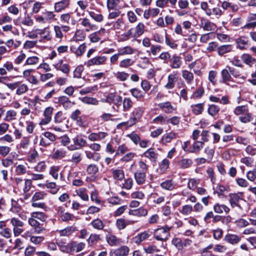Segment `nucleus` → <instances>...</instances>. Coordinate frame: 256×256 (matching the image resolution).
<instances>
[{
  "label": "nucleus",
  "mask_w": 256,
  "mask_h": 256,
  "mask_svg": "<svg viewBox=\"0 0 256 256\" xmlns=\"http://www.w3.org/2000/svg\"><path fill=\"white\" fill-rule=\"evenodd\" d=\"M10 224L13 226V232L16 236H18L23 232L24 230L22 228L24 226V223L19 218H12L10 220Z\"/></svg>",
  "instance_id": "obj_6"
},
{
  "label": "nucleus",
  "mask_w": 256,
  "mask_h": 256,
  "mask_svg": "<svg viewBox=\"0 0 256 256\" xmlns=\"http://www.w3.org/2000/svg\"><path fill=\"white\" fill-rule=\"evenodd\" d=\"M16 188L21 193H27L30 190L32 186V181L30 179L23 180L22 178H15Z\"/></svg>",
  "instance_id": "obj_2"
},
{
  "label": "nucleus",
  "mask_w": 256,
  "mask_h": 256,
  "mask_svg": "<svg viewBox=\"0 0 256 256\" xmlns=\"http://www.w3.org/2000/svg\"><path fill=\"white\" fill-rule=\"evenodd\" d=\"M80 111L79 110H76L72 112L70 116L72 120L77 122V124L78 126L82 125L81 118L80 117Z\"/></svg>",
  "instance_id": "obj_61"
},
{
  "label": "nucleus",
  "mask_w": 256,
  "mask_h": 256,
  "mask_svg": "<svg viewBox=\"0 0 256 256\" xmlns=\"http://www.w3.org/2000/svg\"><path fill=\"white\" fill-rule=\"evenodd\" d=\"M224 240L232 244H235L240 240V237L236 234H228L224 236Z\"/></svg>",
  "instance_id": "obj_27"
},
{
  "label": "nucleus",
  "mask_w": 256,
  "mask_h": 256,
  "mask_svg": "<svg viewBox=\"0 0 256 256\" xmlns=\"http://www.w3.org/2000/svg\"><path fill=\"white\" fill-rule=\"evenodd\" d=\"M182 76L187 84H190L192 83L194 80V76L192 72L186 70H182Z\"/></svg>",
  "instance_id": "obj_30"
},
{
  "label": "nucleus",
  "mask_w": 256,
  "mask_h": 256,
  "mask_svg": "<svg viewBox=\"0 0 256 256\" xmlns=\"http://www.w3.org/2000/svg\"><path fill=\"white\" fill-rule=\"evenodd\" d=\"M214 210L215 212L218 214H222L223 212L228 214L230 211V208L224 204L216 203L214 206Z\"/></svg>",
  "instance_id": "obj_34"
},
{
  "label": "nucleus",
  "mask_w": 256,
  "mask_h": 256,
  "mask_svg": "<svg viewBox=\"0 0 256 256\" xmlns=\"http://www.w3.org/2000/svg\"><path fill=\"white\" fill-rule=\"evenodd\" d=\"M182 64V58L176 54L172 56L170 60V66L173 69L180 68Z\"/></svg>",
  "instance_id": "obj_14"
},
{
  "label": "nucleus",
  "mask_w": 256,
  "mask_h": 256,
  "mask_svg": "<svg viewBox=\"0 0 256 256\" xmlns=\"http://www.w3.org/2000/svg\"><path fill=\"white\" fill-rule=\"evenodd\" d=\"M76 230V227L74 226H69L63 230H60L58 232L60 236H68Z\"/></svg>",
  "instance_id": "obj_48"
},
{
  "label": "nucleus",
  "mask_w": 256,
  "mask_h": 256,
  "mask_svg": "<svg viewBox=\"0 0 256 256\" xmlns=\"http://www.w3.org/2000/svg\"><path fill=\"white\" fill-rule=\"evenodd\" d=\"M232 46L230 44L223 45L218 47V52L219 55L222 56L224 54L232 50Z\"/></svg>",
  "instance_id": "obj_63"
},
{
  "label": "nucleus",
  "mask_w": 256,
  "mask_h": 256,
  "mask_svg": "<svg viewBox=\"0 0 256 256\" xmlns=\"http://www.w3.org/2000/svg\"><path fill=\"white\" fill-rule=\"evenodd\" d=\"M248 38L245 36H241L236 40L237 48L240 50H244L246 48V46L248 44Z\"/></svg>",
  "instance_id": "obj_40"
},
{
  "label": "nucleus",
  "mask_w": 256,
  "mask_h": 256,
  "mask_svg": "<svg viewBox=\"0 0 256 256\" xmlns=\"http://www.w3.org/2000/svg\"><path fill=\"white\" fill-rule=\"evenodd\" d=\"M56 210L58 216L62 222L73 221L76 219V217L72 214L66 212V209L63 206H58L56 208Z\"/></svg>",
  "instance_id": "obj_5"
},
{
  "label": "nucleus",
  "mask_w": 256,
  "mask_h": 256,
  "mask_svg": "<svg viewBox=\"0 0 256 256\" xmlns=\"http://www.w3.org/2000/svg\"><path fill=\"white\" fill-rule=\"evenodd\" d=\"M134 177L136 183L140 185L144 184L146 180V173L138 170L134 174Z\"/></svg>",
  "instance_id": "obj_35"
},
{
  "label": "nucleus",
  "mask_w": 256,
  "mask_h": 256,
  "mask_svg": "<svg viewBox=\"0 0 256 256\" xmlns=\"http://www.w3.org/2000/svg\"><path fill=\"white\" fill-rule=\"evenodd\" d=\"M82 154L80 152H76L72 154L71 159L70 161L77 164L82 160Z\"/></svg>",
  "instance_id": "obj_58"
},
{
  "label": "nucleus",
  "mask_w": 256,
  "mask_h": 256,
  "mask_svg": "<svg viewBox=\"0 0 256 256\" xmlns=\"http://www.w3.org/2000/svg\"><path fill=\"white\" fill-rule=\"evenodd\" d=\"M179 211L182 215L188 216L193 211V207L190 204H185L182 207Z\"/></svg>",
  "instance_id": "obj_59"
},
{
  "label": "nucleus",
  "mask_w": 256,
  "mask_h": 256,
  "mask_svg": "<svg viewBox=\"0 0 256 256\" xmlns=\"http://www.w3.org/2000/svg\"><path fill=\"white\" fill-rule=\"evenodd\" d=\"M80 22L81 25L86 28V32L95 30L98 29L97 26L92 24L90 20L87 18H81L80 20Z\"/></svg>",
  "instance_id": "obj_16"
},
{
  "label": "nucleus",
  "mask_w": 256,
  "mask_h": 256,
  "mask_svg": "<svg viewBox=\"0 0 256 256\" xmlns=\"http://www.w3.org/2000/svg\"><path fill=\"white\" fill-rule=\"evenodd\" d=\"M133 102L130 98H124L122 100L123 110L128 111L133 106Z\"/></svg>",
  "instance_id": "obj_49"
},
{
  "label": "nucleus",
  "mask_w": 256,
  "mask_h": 256,
  "mask_svg": "<svg viewBox=\"0 0 256 256\" xmlns=\"http://www.w3.org/2000/svg\"><path fill=\"white\" fill-rule=\"evenodd\" d=\"M107 60V57L104 56H96L91 58L86 62L87 66H90L94 65L100 66L105 64Z\"/></svg>",
  "instance_id": "obj_10"
},
{
  "label": "nucleus",
  "mask_w": 256,
  "mask_h": 256,
  "mask_svg": "<svg viewBox=\"0 0 256 256\" xmlns=\"http://www.w3.org/2000/svg\"><path fill=\"white\" fill-rule=\"evenodd\" d=\"M144 24L142 22H140L135 27L134 37L137 38L142 36L144 33Z\"/></svg>",
  "instance_id": "obj_43"
},
{
  "label": "nucleus",
  "mask_w": 256,
  "mask_h": 256,
  "mask_svg": "<svg viewBox=\"0 0 256 256\" xmlns=\"http://www.w3.org/2000/svg\"><path fill=\"white\" fill-rule=\"evenodd\" d=\"M58 246L60 250L64 252L70 254L74 252L73 246L72 242L68 244H58Z\"/></svg>",
  "instance_id": "obj_47"
},
{
  "label": "nucleus",
  "mask_w": 256,
  "mask_h": 256,
  "mask_svg": "<svg viewBox=\"0 0 256 256\" xmlns=\"http://www.w3.org/2000/svg\"><path fill=\"white\" fill-rule=\"evenodd\" d=\"M72 21H73V20L71 18L70 14L69 13L62 14L60 16V22L62 24V25L69 26Z\"/></svg>",
  "instance_id": "obj_50"
},
{
  "label": "nucleus",
  "mask_w": 256,
  "mask_h": 256,
  "mask_svg": "<svg viewBox=\"0 0 256 256\" xmlns=\"http://www.w3.org/2000/svg\"><path fill=\"white\" fill-rule=\"evenodd\" d=\"M40 60V58L37 56H28L26 58L24 66H36L39 63Z\"/></svg>",
  "instance_id": "obj_42"
},
{
  "label": "nucleus",
  "mask_w": 256,
  "mask_h": 256,
  "mask_svg": "<svg viewBox=\"0 0 256 256\" xmlns=\"http://www.w3.org/2000/svg\"><path fill=\"white\" fill-rule=\"evenodd\" d=\"M129 252V248L126 246H123L114 250L112 254L114 256H126L128 254Z\"/></svg>",
  "instance_id": "obj_24"
},
{
  "label": "nucleus",
  "mask_w": 256,
  "mask_h": 256,
  "mask_svg": "<svg viewBox=\"0 0 256 256\" xmlns=\"http://www.w3.org/2000/svg\"><path fill=\"white\" fill-rule=\"evenodd\" d=\"M176 184L173 182L172 180H168L160 184V187L165 190L172 191L175 189Z\"/></svg>",
  "instance_id": "obj_28"
},
{
  "label": "nucleus",
  "mask_w": 256,
  "mask_h": 256,
  "mask_svg": "<svg viewBox=\"0 0 256 256\" xmlns=\"http://www.w3.org/2000/svg\"><path fill=\"white\" fill-rule=\"evenodd\" d=\"M178 0H157L156 1V6L160 8H164L168 6V2L173 6L176 5Z\"/></svg>",
  "instance_id": "obj_45"
},
{
  "label": "nucleus",
  "mask_w": 256,
  "mask_h": 256,
  "mask_svg": "<svg viewBox=\"0 0 256 256\" xmlns=\"http://www.w3.org/2000/svg\"><path fill=\"white\" fill-rule=\"evenodd\" d=\"M70 4V0H62L54 4V10L56 12H60L68 8Z\"/></svg>",
  "instance_id": "obj_22"
},
{
  "label": "nucleus",
  "mask_w": 256,
  "mask_h": 256,
  "mask_svg": "<svg viewBox=\"0 0 256 256\" xmlns=\"http://www.w3.org/2000/svg\"><path fill=\"white\" fill-rule=\"evenodd\" d=\"M240 58L242 61L247 65L251 66L256 62V60L248 54H242Z\"/></svg>",
  "instance_id": "obj_44"
},
{
  "label": "nucleus",
  "mask_w": 256,
  "mask_h": 256,
  "mask_svg": "<svg viewBox=\"0 0 256 256\" xmlns=\"http://www.w3.org/2000/svg\"><path fill=\"white\" fill-rule=\"evenodd\" d=\"M70 30V27L68 25H62L61 26H54V30L55 32L56 36L57 38L62 39L63 37V34L62 30L64 32H67Z\"/></svg>",
  "instance_id": "obj_20"
},
{
  "label": "nucleus",
  "mask_w": 256,
  "mask_h": 256,
  "mask_svg": "<svg viewBox=\"0 0 256 256\" xmlns=\"http://www.w3.org/2000/svg\"><path fill=\"white\" fill-rule=\"evenodd\" d=\"M136 222L134 220H128L124 218L118 219L116 221V226L118 230L124 229L128 225L132 224Z\"/></svg>",
  "instance_id": "obj_25"
},
{
  "label": "nucleus",
  "mask_w": 256,
  "mask_h": 256,
  "mask_svg": "<svg viewBox=\"0 0 256 256\" xmlns=\"http://www.w3.org/2000/svg\"><path fill=\"white\" fill-rule=\"evenodd\" d=\"M144 108L142 107H136L130 113V116L129 120L124 122L120 123V126H124L126 128L131 127L134 126L142 117L144 113Z\"/></svg>",
  "instance_id": "obj_1"
},
{
  "label": "nucleus",
  "mask_w": 256,
  "mask_h": 256,
  "mask_svg": "<svg viewBox=\"0 0 256 256\" xmlns=\"http://www.w3.org/2000/svg\"><path fill=\"white\" fill-rule=\"evenodd\" d=\"M28 90V86L26 84L18 82V86L16 90V94L18 96L22 95L27 92Z\"/></svg>",
  "instance_id": "obj_55"
},
{
  "label": "nucleus",
  "mask_w": 256,
  "mask_h": 256,
  "mask_svg": "<svg viewBox=\"0 0 256 256\" xmlns=\"http://www.w3.org/2000/svg\"><path fill=\"white\" fill-rule=\"evenodd\" d=\"M220 110V108L218 106L211 104L208 106V112L211 116H214L218 114Z\"/></svg>",
  "instance_id": "obj_60"
},
{
  "label": "nucleus",
  "mask_w": 256,
  "mask_h": 256,
  "mask_svg": "<svg viewBox=\"0 0 256 256\" xmlns=\"http://www.w3.org/2000/svg\"><path fill=\"white\" fill-rule=\"evenodd\" d=\"M87 46L85 43L79 46L72 44L70 47V51L74 54L77 56H82L85 52Z\"/></svg>",
  "instance_id": "obj_11"
},
{
  "label": "nucleus",
  "mask_w": 256,
  "mask_h": 256,
  "mask_svg": "<svg viewBox=\"0 0 256 256\" xmlns=\"http://www.w3.org/2000/svg\"><path fill=\"white\" fill-rule=\"evenodd\" d=\"M222 79L220 82L226 85H229L230 82H233L232 80V74L230 72L229 69H223L220 72Z\"/></svg>",
  "instance_id": "obj_17"
},
{
  "label": "nucleus",
  "mask_w": 256,
  "mask_h": 256,
  "mask_svg": "<svg viewBox=\"0 0 256 256\" xmlns=\"http://www.w3.org/2000/svg\"><path fill=\"white\" fill-rule=\"evenodd\" d=\"M158 106L160 109H165L164 111L166 113H171L176 110L169 102L160 103Z\"/></svg>",
  "instance_id": "obj_41"
},
{
  "label": "nucleus",
  "mask_w": 256,
  "mask_h": 256,
  "mask_svg": "<svg viewBox=\"0 0 256 256\" xmlns=\"http://www.w3.org/2000/svg\"><path fill=\"white\" fill-rule=\"evenodd\" d=\"M130 215L136 216H146L148 214V210L144 208H140L136 210H130L129 212Z\"/></svg>",
  "instance_id": "obj_46"
},
{
  "label": "nucleus",
  "mask_w": 256,
  "mask_h": 256,
  "mask_svg": "<svg viewBox=\"0 0 256 256\" xmlns=\"http://www.w3.org/2000/svg\"><path fill=\"white\" fill-rule=\"evenodd\" d=\"M176 138V134L173 132L165 134L162 138V142L166 144L170 142L172 140L175 139Z\"/></svg>",
  "instance_id": "obj_32"
},
{
  "label": "nucleus",
  "mask_w": 256,
  "mask_h": 256,
  "mask_svg": "<svg viewBox=\"0 0 256 256\" xmlns=\"http://www.w3.org/2000/svg\"><path fill=\"white\" fill-rule=\"evenodd\" d=\"M81 101L86 104L97 105L98 104V101L94 98L85 96L80 98Z\"/></svg>",
  "instance_id": "obj_62"
},
{
  "label": "nucleus",
  "mask_w": 256,
  "mask_h": 256,
  "mask_svg": "<svg viewBox=\"0 0 256 256\" xmlns=\"http://www.w3.org/2000/svg\"><path fill=\"white\" fill-rule=\"evenodd\" d=\"M192 163V159L182 158L178 161V165L180 168L185 169L190 168Z\"/></svg>",
  "instance_id": "obj_33"
},
{
  "label": "nucleus",
  "mask_w": 256,
  "mask_h": 256,
  "mask_svg": "<svg viewBox=\"0 0 256 256\" xmlns=\"http://www.w3.org/2000/svg\"><path fill=\"white\" fill-rule=\"evenodd\" d=\"M108 136V133L105 132H92L88 136L90 140L94 142L102 140Z\"/></svg>",
  "instance_id": "obj_19"
},
{
  "label": "nucleus",
  "mask_w": 256,
  "mask_h": 256,
  "mask_svg": "<svg viewBox=\"0 0 256 256\" xmlns=\"http://www.w3.org/2000/svg\"><path fill=\"white\" fill-rule=\"evenodd\" d=\"M172 227H161L156 229L154 232V236L158 240H166L170 236V231Z\"/></svg>",
  "instance_id": "obj_3"
},
{
  "label": "nucleus",
  "mask_w": 256,
  "mask_h": 256,
  "mask_svg": "<svg viewBox=\"0 0 256 256\" xmlns=\"http://www.w3.org/2000/svg\"><path fill=\"white\" fill-rule=\"evenodd\" d=\"M54 66L56 70H61L64 74H68L70 72V66L67 64H64L63 60H60L54 65Z\"/></svg>",
  "instance_id": "obj_31"
},
{
  "label": "nucleus",
  "mask_w": 256,
  "mask_h": 256,
  "mask_svg": "<svg viewBox=\"0 0 256 256\" xmlns=\"http://www.w3.org/2000/svg\"><path fill=\"white\" fill-rule=\"evenodd\" d=\"M54 108L52 106H48L44 111V118L40 122V125L44 126L49 124L52 120V114Z\"/></svg>",
  "instance_id": "obj_9"
},
{
  "label": "nucleus",
  "mask_w": 256,
  "mask_h": 256,
  "mask_svg": "<svg viewBox=\"0 0 256 256\" xmlns=\"http://www.w3.org/2000/svg\"><path fill=\"white\" fill-rule=\"evenodd\" d=\"M120 56L131 55L134 54V49L129 46L120 48L118 50Z\"/></svg>",
  "instance_id": "obj_29"
},
{
  "label": "nucleus",
  "mask_w": 256,
  "mask_h": 256,
  "mask_svg": "<svg viewBox=\"0 0 256 256\" xmlns=\"http://www.w3.org/2000/svg\"><path fill=\"white\" fill-rule=\"evenodd\" d=\"M86 170L88 174L94 175L98 172V168L96 164H91L88 165Z\"/></svg>",
  "instance_id": "obj_64"
},
{
  "label": "nucleus",
  "mask_w": 256,
  "mask_h": 256,
  "mask_svg": "<svg viewBox=\"0 0 256 256\" xmlns=\"http://www.w3.org/2000/svg\"><path fill=\"white\" fill-rule=\"evenodd\" d=\"M67 152L63 149H58L52 154L54 159H62L66 157Z\"/></svg>",
  "instance_id": "obj_56"
},
{
  "label": "nucleus",
  "mask_w": 256,
  "mask_h": 256,
  "mask_svg": "<svg viewBox=\"0 0 256 256\" xmlns=\"http://www.w3.org/2000/svg\"><path fill=\"white\" fill-rule=\"evenodd\" d=\"M17 112L14 110H9L5 114L4 120L6 122H11L16 120Z\"/></svg>",
  "instance_id": "obj_26"
},
{
  "label": "nucleus",
  "mask_w": 256,
  "mask_h": 256,
  "mask_svg": "<svg viewBox=\"0 0 256 256\" xmlns=\"http://www.w3.org/2000/svg\"><path fill=\"white\" fill-rule=\"evenodd\" d=\"M18 24H22L28 26H32L34 24V22L30 16L28 14L24 18L18 17L16 20Z\"/></svg>",
  "instance_id": "obj_23"
},
{
  "label": "nucleus",
  "mask_w": 256,
  "mask_h": 256,
  "mask_svg": "<svg viewBox=\"0 0 256 256\" xmlns=\"http://www.w3.org/2000/svg\"><path fill=\"white\" fill-rule=\"evenodd\" d=\"M122 97L114 94H110L106 97V102L108 103H114L116 106L120 105L122 102Z\"/></svg>",
  "instance_id": "obj_21"
},
{
  "label": "nucleus",
  "mask_w": 256,
  "mask_h": 256,
  "mask_svg": "<svg viewBox=\"0 0 256 256\" xmlns=\"http://www.w3.org/2000/svg\"><path fill=\"white\" fill-rule=\"evenodd\" d=\"M31 216L34 218L36 220H40L42 222H45L47 219V216L46 214L40 212H34L31 213Z\"/></svg>",
  "instance_id": "obj_53"
},
{
  "label": "nucleus",
  "mask_w": 256,
  "mask_h": 256,
  "mask_svg": "<svg viewBox=\"0 0 256 256\" xmlns=\"http://www.w3.org/2000/svg\"><path fill=\"white\" fill-rule=\"evenodd\" d=\"M72 140L73 144L68 146V149L70 151L80 149L87 145L86 140L78 135L72 138Z\"/></svg>",
  "instance_id": "obj_4"
},
{
  "label": "nucleus",
  "mask_w": 256,
  "mask_h": 256,
  "mask_svg": "<svg viewBox=\"0 0 256 256\" xmlns=\"http://www.w3.org/2000/svg\"><path fill=\"white\" fill-rule=\"evenodd\" d=\"M204 103H200L192 104L190 106L192 112L196 115H199L202 113L204 110Z\"/></svg>",
  "instance_id": "obj_38"
},
{
  "label": "nucleus",
  "mask_w": 256,
  "mask_h": 256,
  "mask_svg": "<svg viewBox=\"0 0 256 256\" xmlns=\"http://www.w3.org/2000/svg\"><path fill=\"white\" fill-rule=\"evenodd\" d=\"M124 24V21L122 18H118L116 21L112 22V28L116 31L122 30Z\"/></svg>",
  "instance_id": "obj_52"
},
{
  "label": "nucleus",
  "mask_w": 256,
  "mask_h": 256,
  "mask_svg": "<svg viewBox=\"0 0 256 256\" xmlns=\"http://www.w3.org/2000/svg\"><path fill=\"white\" fill-rule=\"evenodd\" d=\"M110 172L114 180L122 181L124 178V172L121 168H112Z\"/></svg>",
  "instance_id": "obj_15"
},
{
  "label": "nucleus",
  "mask_w": 256,
  "mask_h": 256,
  "mask_svg": "<svg viewBox=\"0 0 256 256\" xmlns=\"http://www.w3.org/2000/svg\"><path fill=\"white\" fill-rule=\"evenodd\" d=\"M76 194L82 200H88L89 196L86 188H80L76 190Z\"/></svg>",
  "instance_id": "obj_36"
},
{
  "label": "nucleus",
  "mask_w": 256,
  "mask_h": 256,
  "mask_svg": "<svg viewBox=\"0 0 256 256\" xmlns=\"http://www.w3.org/2000/svg\"><path fill=\"white\" fill-rule=\"evenodd\" d=\"M200 26L204 30L206 31H214L216 29V24L208 20H201Z\"/></svg>",
  "instance_id": "obj_18"
},
{
  "label": "nucleus",
  "mask_w": 256,
  "mask_h": 256,
  "mask_svg": "<svg viewBox=\"0 0 256 256\" xmlns=\"http://www.w3.org/2000/svg\"><path fill=\"white\" fill-rule=\"evenodd\" d=\"M89 16L96 22H100L104 20V16L100 12L93 11L88 12Z\"/></svg>",
  "instance_id": "obj_57"
},
{
  "label": "nucleus",
  "mask_w": 256,
  "mask_h": 256,
  "mask_svg": "<svg viewBox=\"0 0 256 256\" xmlns=\"http://www.w3.org/2000/svg\"><path fill=\"white\" fill-rule=\"evenodd\" d=\"M228 198V201L232 208L238 207L240 209L242 208V206L239 204L240 200L242 199V192L230 194Z\"/></svg>",
  "instance_id": "obj_7"
},
{
  "label": "nucleus",
  "mask_w": 256,
  "mask_h": 256,
  "mask_svg": "<svg viewBox=\"0 0 256 256\" xmlns=\"http://www.w3.org/2000/svg\"><path fill=\"white\" fill-rule=\"evenodd\" d=\"M134 61L132 60L131 58H126L122 60L119 62V67L120 68H126L129 66L133 65Z\"/></svg>",
  "instance_id": "obj_54"
},
{
  "label": "nucleus",
  "mask_w": 256,
  "mask_h": 256,
  "mask_svg": "<svg viewBox=\"0 0 256 256\" xmlns=\"http://www.w3.org/2000/svg\"><path fill=\"white\" fill-rule=\"evenodd\" d=\"M179 74L178 72L174 71L168 76V81L164 87L166 90L172 89L175 86V83L178 80Z\"/></svg>",
  "instance_id": "obj_8"
},
{
  "label": "nucleus",
  "mask_w": 256,
  "mask_h": 256,
  "mask_svg": "<svg viewBox=\"0 0 256 256\" xmlns=\"http://www.w3.org/2000/svg\"><path fill=\"white\" fill-rule=\"evenodd\" d=\"M150 231L145 230L138 234L133 238V242L137 244H140L142 242L148 240L150 237Z\"/></svg>",
  "instance_id": "obj_12"
},
{
  "label": "nucleus",
  "mask_w": 256,
  "mask_h": 256,
  "mask_svg": "<svg viewBox=\"0 0 256 256\" xmlns=\"http://www.w3.org/2000/svg\"><path fill=\"white\" fill-rule=\"evenodd\" d=\"M90 225L92 226L93 228L98 230H102L104 226L103 221L99 218L93 220L90 222Z\"/></svg>",
  "instance_id": "obj_51"
},
{
  "label": "nucleus",
  "mask_w": 256,
  "mask_h": 256,
  "mask_svg": "<svg viewBox=\"0 0 256 256\" xmlns=\"http://www.w3.org/2000/svg\"><path fill=\"white\" fill-rule=\"evenodd\" d=\"M144 155L145 157L149 158L151 161L156 162L158 154L154 151V148H150L144 152Z\"/></svg>",
  "instance_id": "obj_37"
},
{
  "label": "nucleus",
  "mask_w": 256,
  "mask_h": 256,
  "mask_svg": "<svg viewBox=\"0 0 256 256\" xmlns=\"http://www.w3.org/2000/svg\"><path fill=\"white\" fill-rule=\"evenodd\" d=\"M106 239L108 244L111 246H118L122 243L121 238H117L112 234H108L106 236Z\"/></svg>",
  "instance_id": "obj_13"
},
{
  "label": "nucleus",
  "mask_w": 256,
  "mask_h": 256,
  "mask_svg": "<svg viewBox=\"0 0 256 256\" xmlns=\"http://www.w3.org/2000/svg\"><path fill=\"white\" fill-rule=\"evenodd\" d=\"M204 142L200 141L195 142L190 148L188 152L198 153L203 148Z\"/></svg>",
  "instance_id": "obj_39"
}]
</instances>
